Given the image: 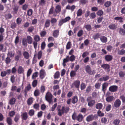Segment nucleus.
<instances>
[{"label": "nucleus", "instance_id": "nucleus-21", "mask_svg": "<svg viewBox=\"0 0 125 125\" xmlns=\"http://www.w3.org/2000/svg\"><path fill=\"white\" fill-rule=\"evenodd\" d=\"M59 34V31L58 30H55L53 32V36L55 38H57Z\"/></svg>", "mask_w": 125, "mask_h": 125}, {"label": "nucleus", "instance_id": "nucleus-18", "mask_svg": "<svg viewBox=\"0 0 125 125\" xmlns=\"http://www.w3.org/2000/svg\"><path fill=\"white\" fill-rule=\"evenodd\" d=\"M23 55L24 58L26 59H28L30 57V55L28 52H23Z\"/></svg>", "mask_w": 125, "mask_h": 125}, {"label": "nucleus", "instance_id": "nucleus-34", "mask_svg": "<svg viewBox=\"0 0 125 125\" xmlns=\"http://www.w3.org/2000/svg\"><path fill=\"white\" fill-rule=\"evenodd\" d=\"M20 118V115L19 114H17L16 115L15 117L14 118V121L16 122L19 120Z\"/></svg>", "mask_w": 125, "mask_h": 125}, {"label": "nucleus", "instance_id": "nucleus-2", "mask_svg": "<svg viewBox=\"0 0 125 125\" xmlns=\"http://www.w3.org/2000/svg\"><path fill=\"white\" fill-rule=\"evenodd\" d=\"M53 96L51 93L48 92L46 94L45 98L46 100L50 104H51L52 101Z\"/></svg>", "mask_w": 125, "mask_h": 125}, {"label": "nucleus", "instance_id": "nucleus-47", "mask_svg": "<svg viewBox=\"0 0 125 125\" xmlns=\"http://www.w3.org/2000/svg\"><path fill=\"white\" fill-rule=\"evenodd\" d=\"M42 56V52L41 51H39L37 54L38 58V59H40L41 58Z\"/></svg>", "mask_w": 125, "mask_h": 125}, {"label": "nucleus", "instance_id": "nucleus-30", "mask_svg": "<svg viewBox=\"0 0 125 125\" xmlns=\"http://www.w3.org/2000/svg\"><path fill=\"white\" fill-rule=\"evenodd\" d=\"M61 10V7L59 5H57L56 7L55 11L56 13H58Z\"/></svg>", "mask_w": 125, "mask_h": 125}, {"label": "nucleus", "instance_id": "nucleus-62", "mask_svg": "<svg viewBox=\"0 0 125 125\" xmlns=\"http://www.w3.org/2000/svg\"><path fill=\"white\" fill-rule=\"evenodd\" d=\"M97 114L98 115L100 116H103L104 115V114L102 113L99 110H98L97 112Z\"/></svg>", "mask_w": 125, "mask_h": 125}, {"label": "nucleus", "instance_id": "nucleus-50", "mask_svg": "<svg viewBox=\"0 0 125 125\" xmlns=\"http://www.w3.org/2000/svg\"><path fill=\"white\" fill-rule=\"evenodd\" d=\"M101 84L100 83H96L95 85V88L98 89H99Z\"/></svg>", "mask_w": 125, "mask_h": 125}, {"label": "nucleus", "instance_id": "nucleus-12", "mask_svg": "<svg viewBox=\"0 0 125 125\" xmlns=\"http://www.w3.org/2000/svg\"><path fill=\"white\" fill-rule=\"evenodd\" d=\"M94 118V116L93 115H89L87 116L86 120L88 122L92 121Z\"/></svg>", "mask_w": 125, "mask_h": 125}, {"label": "nucleus", "instance_id": "nucleus-32", "mask_svg": "<svg viewBox=\"0 0 125 125\" xmlns=\"http://www.w3.org/2000/svg\"><path fill=\"white\" fill-rule=\"evenodd\" d=\"M39 73L38 72H36L33 73L32 76V78L33 79H35L38 76Z\"/></svg>", "mask_w": 125, "mask_h": 125}, {"label": "nucleus", "instance_id": "nucleus-63", "mask_svg": "<svg viewBox=\"0 0 125 125\" xmlns=\"http://www.w3.org/2000/svg\"><path fill=\"white\" fill-rule=\"evenodd\" d=\"M69 56H67L66 58H64L63 59V62L66 63L68 62L69 61Z\"/></svg>", "mask_w": 125, "mask_h": 125}, {"label": "nucleus", "instance_id": "nucleus-7", "mask_svg": "<svg viewBox=\"0 0 125 125\" xmlns=\"http://www.w3.org/2000/svg\"><path fill=\"white\" fill-rule=\"evenodd\" d=\"M118 89V87L116 85H112L110 86L109 88V90L111 92L116 91Z\"/></svg>", "mask_w": 125, "mask_h": 125}, {"label": "nucleus", "instance_id": "nucleus-11", "mask_svg": "<svg viewBox=\"0 0 125 125\" xmlns=\"http://www.w3.org/2000/svg\"><path fill=\"white\" fill-rule=\"evenodd\" d=\"M105 59L106 61H110L112 60L113 56L111 55H106L105 56Z\"/></svg>", "mask_w": 125, "mask_h": 125}, {"label": "nucleus", "instance_id": "nucleus-45", "mask_svg": "<svg viewBox=\"0 0 125 125\" xmlns=\"http://www.w3.org/2000/svg\"><path fill=\"white\" fill-rule=\"evenodd\" d=\"M96 15L94 12H92L91 13L90 15V18L91 19H94L96 17Z\"/></svg>", "mask_w": 125, "mask_h": 125}, {"label": "nucleus", "instance_id": "nucleus-40", "mask_svg": "<svg viewBox=\"0 0 125 125\" xmlns=\"http://www.w3.org/2000/svg\"><path fill=\"white\" fill-rule=\"evenodd\" d=\"M84 27H85L86 29L88 31H90L91 29V26L90 25H85Z\"/></svg>", "mask_w": 125, "mask_h": 125}, {"label": "nucleus", "instance_id": "nucleus-25", "mask_svg": "<svg viewBox=\"0 0 125 125\" xmlns=\"http://www.w3.org/2000/svg\"><path fill=\"white\" fill-rule=\"evenodd\" d=\"M77 16H80L82 15V10L80 9H78L77 12Z\"/></svg>", "mask_w": 125, "mask_h": 125}, {"label": "nucleus", "instance_id": "nucleus-46", "mask_svg": "<svg viewBox=\"0 0 125 125\" xmlns=\"http://www.w3.org/2000/svg\"><path fill=\"white\" fill-rule=\"evenodd\" d=\"M111 4V2L109 1H107L104 4V6L106 7H109Z\"/></svg>", "mask_w": 125, "mask_h": 125}, {"label": "nucleus", "instance_id": "nucleus-51", "mask_svg": "<svg viewBox=\"0 0 125 125\" xmlns=\"http://www.w3.org/2000/svg\"><path fill=\"white\" fill-rule=\"evenodd\" d=\"M33 45L34 47L35 50H36L37 49L38 46V43L37 42L34 41L33 42Z\"/></svg>", "mask_w": 125, "mask_h": 125}, {"label": "nucleus", "instance_id": "nucleus-22", "mask_svg": "<svg viewBox=\"0 0 125 125\" xmlns=\"http://www.w3.org/2000/svg\"><path fill=\"white\" fill-rule=\"evenodd\" d=\"M27 40L28 43L31 44L32 43V39L30 36H27Z\"/></svg>", "mask_w": 125, "mask_h": 125}, {"label": "nucleus", "instance_id": "nucleus-20", "mask_svg": "<svg viewBox=\"0 0 125 125\" xmlns=\"http://www.w3.org/2000/svg\"><path fill=\"white\" fill-rule=\"evenodd\" d=\"M78 101V98L77 96H75L73 97L72 100V102L73 104H75Z\"/></svg>", "mask_w": 125, "mask_h": 125}, {"label": "nucleus", "instance_id": "nucleus-29", "mask_svg": "<svg viewBox=\"0 0 125 125\" xmlns=\"http://www.w3.org/2000/svg\"><path fill=\"white\" fill-rule=\"evenodd\" d=\"M100 35L99 33H96L94 34L93 35V38L94 40L96 39L99 38Z\"/></svg>", "mask_w": 125, "mask_h": 125}, {"label": "nucleus", "instance_id": "nucleus-24", "mask_svg": "<svg viewBox=\"0 0 125 125\" xmlns=\"http://www.w3.org/2000/svg\"><path fill=\"white\" fill-rule=\"evenodd\" d=\"M33 99L32 97L29 98L28 100L27 103L29 105H31L33 103Z\"/></svg>", "mask_w": 125, "mask_h": 125}, {"label": "nucleus", "instance_id": "nucleus-57", "mask_svg": "<svg viewBox=\"0 0 125 125\" xmlns=\"http://www.w3.org/2000/svg\"><path fill=\"white\" fill-rule=\"evenodd\" d=\"M7 74V72L5 71H2L1 72V76L2 77H4Z\"/></svg>", "mask_w": 125, "mask_h": 125}, {"label": "nucleus", "instance_id": "nucleus-33", "mask_svg": "<svg viewBox=\"0 0 125 125\" xmlns=\"http://www.w3.org/2000/svg\"><path fill=\"white\" fill-rule=\"evenodd\" d=\"M7 123L9 125H11L12 124V120L10 117H8L7 119Z\"/></svg>", "mask_w": 125, "mask_h": 125}, {"label": "nucleus", "instance_id": "nucleus-48", "mask_svg": "<svg viewBox=\"0 0 125 125\" xmlns=\"http://www.w3.org/2000/svg\"><path fill=\"white\" fill-rule=\"evenodd\" d=\"M71 42H68L66 46V49H69L71 47Z\"/></svg>", "mask_w": 125, "mask_h": 125}, {"label": "nucleus", "instance_id": "nucleus-9", "mask_svg": "<svg viewBox=\"0 0 125 125\" xmlns=\"http://www.w3.org/2000/svg\"><path fill=\"white\" fill-rule=\"evenodd\" d=\"M101 67L105 71L108 72L110 71V66L108 64H104L102 65Z\"/></svg>", "mask_w": 125, "mask_h": 125}, {"label": "nucleus", "instance_id": "nucleus-60", "mask_svg": "<svg viewBox=\"0 0 125 125\" xmlns=\"http://www.w3.org/2000/svg\"><path fill=\"white\" fill-rule=\"evenodd\" d=\"M70 17H67L64 19H63V21L65 23L66 22L70 19Z\"/></svg>", "mask_w": 125, "mask_h": 125}, {"label": "nucleus", "instance_id": "nucleus-5", "mask_svg": "<svg viewBox=\"0 0 125 125\" xmlns=\"http://www.w3.org/2000/svg\"><path fill=\"white\" fill-rule=\"evenodd\" d=\"M110 93L109 92H107L105 95L106 97V100L108 102H109L113 100L114 97L113 96H110Z\"/></svg>", "mask_w": 125, "mask_h": 125}, {"label": "nucleus", "instance_id": "nucleus-53", "mask_svg": "<svg viewBox=\"0 0 125 125\" xmlns=\"http://www.w3.org/2000/svg\"><path fill=\"white\" fill-rule=\"evenodd\" d=\"M37 80H34L32 83V86L33 87H35L37 85Z\"/></svg>", "mask_w": 125, "mask_h": 125}, {"label": "nucleus", "instance_id": "nucleus-54", "mask_svg": "<svg viewBox=\"0 0 125 125\" xmlns=\"http://www.w3.org/2000/svg\"><path fill=\"white\" fill-rule=\"evenodd\" d=\"M50 20H47L45 22V26L46 27H49L50 25Z\"/></svg>", "mask_w": 125, "mask_h": 125}, {"label": "nucleus", "instance_id": "nucleus-39", "mask_svg": "<svg viewBox=\"0 0 125 125\" xmlns=\"http://www.w3.org/2000/svg\"><path fill=\"white\" fill-rule=\"evenodd\" d=\"M60 73L59 71L56 72L54 74V77L55 79L58 78L59 76Z\"/></svg>", "mask_w": 125, "mask_h": 125}, {"label": "nucleus", "instance_id": "nucleus-28", "mask_svg": "<svg viewBox=\"0 0 125 125\" xmlns=\"http://www.w3.org/2000/svg\"><path fill=\"white\" fill-rule=\"evenodd\" d=\"M75 57L73 55H72L70 57H69V61L71 62L74 61L75 59Z\"/></svg>", "mask_w": 125, "mask_h": 125}, {"label": "nucleus", "instance_id": "nucleus-49", "mask_svg": "<svg viewBox=\"0 0 125 125\" xmlns=\"http://www.w3.org/2000/svg\"><path fill=\"white\" fill-rule=\"evenodd\" d=\"M32 10L31 9H30L27 11V14L28 16H30L32 15Z\"/></svg>", "mask_w": 125, "mask_h": 125}, {"label": "nucleus", "instance_id": "nucleus-37", "mask_svg": "<svg viewBox=\"0 0 125 125\" xmlns=\"http://www.w3.org/2000/svg\"><path fill=\"white\" fill-rule=\"evenodd\" d=\"M120 122V120L118 119H116L114 120L113 124L115 125H118Z\"/></svg>", "mask_w": 125, "mask_h": 125}, {"label": "nucleus", "instance_id": "nucleus-52", "mask_svg": "<svg viewBox=\"0 0 125 125\" xmlns=\"http://www.w3.org/2000/svg\"><path fill=\"white\" fill-rule=\"evenodd\" d=\"M28 5L25 4L22 6V9L25 10H26L28 8Z\"/></svg>", "mask_w": 125, "mask_h": 125}, {"label": "nucleus", "instance_id": "nucleus-61", "mask_svg": "<svg viewBox=\"0 0 125 125\" xmlns=\"http://www.w3.org/2000/svg\"><path fill=\"white\" fill-rule=\"evenodd\" d=\"M18 9V8L17 7H15L14 8H13V13L14 15L17 13Z\"/></svg>", "mask_w": 125, "mask_h": 125}, {"label": "nucleus", "instance_id": "nucleus-1", "mask_svg": "<svg viewBox=\"0 0 125 125\" xmlns=\"http://www.w3.org/2000/svg\"><path fill=\"white\" fill-rule=\"evenodd\" d=\"M61 106L59 105L58 106L57 109L58 111V114L59 116H61L64 113H67L69 110V108L68 107H65L62 106V109H60Z\"/></svg>", "mask_w": 125, "mask_h": 125}, {"label": "nucleus", "instance_id": "nucleus-56", "mask_svg": "<svg viewBox=\"0 0 125 125\" xmlns=\"http://www.w3.org/2000/svg\"><path fill=\"white\" fill-rule=\"evenodd\" d=\"M39 94V90L38 89L35 90L34 93V94L35 96H38Z\"/></svg>", "mask_w": 125, "mask_h": 125}, {"label": "nucleus", "instance_id": "nucleus-14", "mask_svg": "<svg viewBox=\"0 0 125 125\" xmlns=\"http://www.w3.org/2000/svg\"><path fill=\"white\" fill-rule=\"evenodd\" d=\"M108 27L110 30H115L117 28V25L115 24H110L109 26Z\"/></svg>", "mask_w": 125, "mask_h": 125}, {"label": "nucleus", "instance_id": "nucleus-35", "mask_svg": "<svg viewBox=\"0 0 125 125\" xmlns=\"http://www.w3.org/2000/svg\"><path fill=\"white\" fill-rule=\"evenodd\" d=\"M123 18L122 17H117L114 18V19L115 20L119 21L120 22H123Z\"/></svg>", "mask_w": 125, "mask_h": 125}, {"label": "nucleus", "instance_id": "nucleus-42", "mask_svg": "<svg viewBox=\"0 0 125 125\" xmlns=\"http://www.w3.org/2000/svg\"><path fill=\"white\" fill-rule=\"evenodd\" d=\"M86 85L84 83H82L81 85V90H83L85 89L86 87Z\"/></svg>", "mask_w": 125, "mask_h": 125}, {"label": "nucleus", "instance_id": "nucleus-36", "mask_svg": "<svg viewBox=\"0 0 125 125\" xmlns=\"http://www.w3.org/2000/svg\"><path fill=\"white\" fill-rule=\"evenodd\" d=\"M107 121V118L105 117H103L101 119V122L102 124H106Z\"/></svg>", "mask_w": 125, "mask_h": 125}, {"label": "nucleus", "instance_id": "nucleus-31", "mask_svg": "<svg viewBox=\"0 0 125 125\" xmlns=\"http://www.w3.org/2000/svg\"><path fill=\"white\" fill-rule=\"evenodd\" d=\"M22 118L24 120H26L27 119L28 116L27 113L25 112L23 114L21 115Z\"/></svg>", "mask_w": 125, "mask_h": 125}, {"label": "nucleus", "instance_id": "nucleus-58", "mask_svg": "<svg viewBox=\"0 0 125 125\" xmlns=\"http://www.w3.org/2000/svg\"><path fill=\"white\" fill-rule=\"evenodd\" d=\"M89 54V52H83L82 55V56L83 58H84L88 55Z\"/></svg>", "mask_w": 125, "mask_h": 125}, {"label": "nucleus", "instance_id": "nucleus-26", "mask_svg": "<svg viewBox=\"0 0 125 125\" xmlns=\"http://www.w3.org/2000/svg\"><path fill=\"white\" fill-rule=\"evenodd\" d=\"M108 85V84L106 83H104L102 85V90L104 92L106 90V88Z\"/></svg>", "mask_w": 125, "mask_h": 125}, {"label": "nucleus", "instance_id": "nucleus-10", "mask_svg": "<svg viewBox=\"0 0 125 125\" xmlns=\"http://www.w3.org/2000/svg\"><path fill=\"white\" fill-rule=\"evenodd\" d=\"M121 104V102L119 99L116 100L114 103V106L116 108L119 107Z\"/></svg>", "mask_w": 125, "mask_h": 125}, {"label": "nucleus", "instance_id": "nucleus-59", "mask_svg": "<svg viewBox=\"0 0 125 125\" xmlns=\"http://www.w3.org/2000/svg\"><path fill=\"white\" fill-rule=\"evenodd\" d=\"M76 114L75 112L73 114L72 116V118L73 120H75L76 119Z\"/></svg>", "mask_w": 125, "mask_h": 125}, {"label": "nucleus", "instance_id": "nucleus-6", "mask_svg": "<svg viewBox=\"0 0 125 125\" xmlns=\"http://www.w3.org/2000/svg\"><path fill=\"white\" fill-rule=\"evenodd\" d=\"M39 74L40 78L42 79H43L45 76V72L43 69H42L40 70Z\"/></svg>", "mask_w": 125, "mask_h": 125}, {"label": "nucleus", "instance_id": "nucleus-27", "mask_svg": "<svg viewBox=\"0 0 125 125\" xmlns=\"http://www.w3.org/2000/svg\"><path fill=\"white\" fill-rule=\"evenodd\" d=\"M125 53V50L122 49L121 50H119L118 51L117 53L120 55H123Z\"/></svg>", "mask_w": 125, "mask_h": 125}, {"label": "nucleus", "instance_id": "nucleus-64", "mask_svg": "<svg viewBox=\"0 0 125 125\" xmlns=\"http://www.w3.org/2000/svg\"><path fill=\"white\" fill-rule=\"evenodd\" d=\"M119 75L120 77H122L124 76L125 75V73L122 71H121L119 72Z\"/></svg>", "mask_w": 125, "mask_h": 125}, {"label": "nucleus", "instance_id": "nucleus-15", "mask_svg": "<svg viewBox=\"0 0 125 125\" xmlns=\"http://www.w3.org/2000/svg\"><path fill=\"white\" fill-rule=\"evenodd\" d=\"M24 69L21 66H19L18 69V72L19 74H21L24 72Z\"/></svg>", "mask_w": 125, "mask_h": 125}, {"label": "nucleus", "instance_id": "nucleus-43", "mask_svg": "<svg viewBox=\"0 0 125 125\" xmlns=\"http://www.w3.org/2000/svg\"><path fill=\"white\" fill-rule=\"evenodd\" d=\"M32 70L31 69H29L27 73V77L29 76L32 73Z\"/></svg>", "mask_w": 125, "mask_h": 125}, {"label": "nucleus", "instance_id": "nucleus-16", "mask_svg": "<svg viewBox=\"0 0 125 125\" xmlns=\"http://www.w3.org/2000/svg\"><path fill=\"white\" fill-rule=\"evenodd\" d=\"M103 106V104L101 103H99L96 104L95 108L96 109L100 110L102 108Z\"/></svg>", "mask_w": 125, "mask_h": 125}, {"label": "nucleus", "instance_id": "nucleus-13", "mask_svg": "<svg viewBox=\"0 0 125 125\" xmlns=\"http://www.w3.org/2000/svg\"><path fill=\"white\" fill-rule=\"evenodd\" d=\"M83 118V115L82 114H79L77 116L76 120L79 122H81L82 121Z\"/></svg>", "mask_w": 125, "mask_h": 125}, {"label": "nucleus", "instance_id": "nucleus-41", "mask_svg": "<svg viewBox=\"0 0 125 125\" xmlns=\"http://www.w3.org/2000/svg\"><path fill=\"white\" fill-rule=\"evenodd\" d=\"M83 34V31L82 30H79L77 34V36L79 37L81 36Z\"/></svg>", "mask_w": 125, "mask_h": 125}, {"label": "nucleus", "instance_id": "nucleus-17", "mask_svg": "<svg viewBox=\"0 0 125 125\" xmlns=\"http://www.w3.org/2000/svg\"><path fill=\"white\" fill-rule=\"evenodd\" d=\"M100 39L101 41L103 43L106 42L107 40V38L104 36H102L100 37Z\"/></svg>", "mask_w": 125, "mask_h": 125}, {"label": "nucleus", "instance_id": "nucleus-44", "mask_svg": "<svg viewBox=\"0 0 125 125\" xmlns=\"http://www.w3.org/2000/svg\"><path fill=\"white\" fill-rule=\"evenodd\" d=\"M119 32L120 34L122 35H124L125 33V31L122 28L120 29Z\"/></svg>", "mask_w": 125, "mask_h": 125}, {"label": "nucleus", "instance_id": "nucleus-19", "mask_svg": "<svg viewBox=\"0 0 125 125\" xmlns=\"http://www.w3.org/2000/svg\"><path fill=\"white\" fill-rule=\"evenodd\" d=\"M21 52L20 51H19L18 53V55L16 56L15 57V59L17 61H18L20 58L21 57Z\"/></svg>", "mask_w": 125, "mask_h": 125}, {"label": "nucleus", "instance_id": "nucleus-23", "mask_svg": "<svg viewBox=\"0 0 125 125\" xmlns=\"http://www.w3.org/2000/svg\"><path fill=\"white\" fill-rule=\"evenodd\" d=\"M15 99L14 98H12L10 100L9 104L11 105L13 104H15Z\"/></svg>", "mask_w": 125, "mask_h": 125}, {"label": "nucleus", "instance_id": "nucleus-4", "mask_svg": "<svg viewBox=\"0 0 125 125\" xmlns=\"http://www.w3.org/2000/svg\"><path fill=\"white\" fill-rule=\"evenodd\" d=\"M80 84V81L79 80H76L74 81L73 83L71 85V87L72 88H73L74 87L76 88H79Z\"/></svg>", "mask_w": 125, "mask_h": 125}, {"label": "nucleus", "instance_id": "nucleus-8", "mask_svg": "<svg viewBox=\"0 0 125 125\" xmlns=\"http://www.w3.org/2000/svg\"><path fill=\"white\" fill-rule=\"evenodd\" d=\"M85 70L86 72L90 75L92 74L93 73V72H92L91 68L89 65H87L85 68Z\"/></svg>", "mask_w": 125, "mask_h": 125}, {"label": "nucleus", "instance_id": "nucleus-38", "mask_svg": "<svg viewBox=\"0 0 125 125\" xmlns=\"http://www.w3.org/2000/svg\"><path fill=\"white\" fill-rule=\"evenodd\" d=\"M40 39L39 36L38 35H36L34 37V39L35 42H38L40 40Z\"/></svg>", "mask_w": 125, "mask_h": 125}, {"label": "nucleus", "instance_id": "nucleus-55", "mask_svg": "<svg viewBox=\"0 0 125 125\" xmlns=\"http://www.w3.org/2000/svg\"><path fill=\"white\" fill-rule=\"evenodd\" d=\"M92 87L89 85L86 88V92L87 93H89L91 90Z\"/></svg>", "mask_w": 125, "mask_h": 125}, {"label": "nucleus", "instance_id": "nucleus-3", "mask_svg": "<svg viewBox=\"0 0 125 125\" xmlns=\"http://www.w3.org/2000/svg\"><path fill=\"white\" fill-rule=\"evenodd\" d=\"M86 100L88 102V106L91 107H92L95 103V101L92 99V97L90 96L88 97Z\"/></svg>", "mask_w": 125, "mask_h": 125}]
</instances>
